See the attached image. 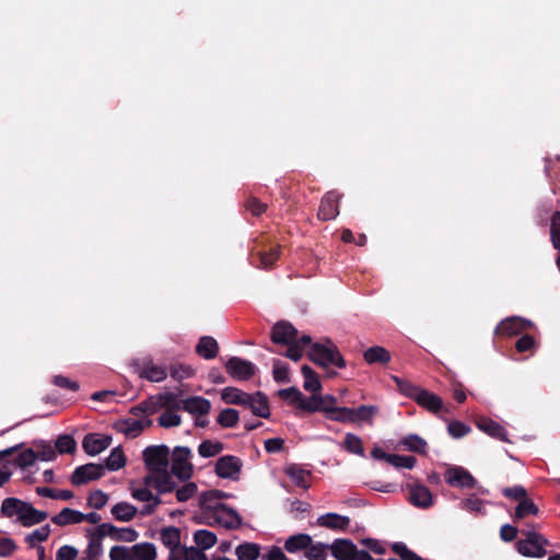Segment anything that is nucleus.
Wrapping results in <instances>:
<instances>
[{
	"label": "nucleus",
	"instance_id": "obj_23",
	"mask_svg": "<svg viewBox=\"0 0 560 560\" xmlns=\"http://www.w3.org/2000/svg\"><path fill=\"white\" fill-rule=\"evenodd\" d=\"M139 375L150 382L159 383L166 378L167 371L164 366L154 364L152 360H145L139 370Z\"/></svg>",
	"mask_w": 560,
	"mask_h": 560
},
{
	"label": "nucleus",
	"instance_id": "obj_40",
	"mask_svg": "<svg viewBox=\"0 0 560 560\" xmlns=\"http://www.w3.org/2000/svg\"><path fill=\"white\" fill-rule=\"evenodd\" d=\"M238 560H256L260 555V547L255 542H244L235 548Z\"/></svg>",
	"mask_w": 560,
	"mask_h": 560
},
{
	"label": "nucleus",
	"instance_id": "obj_36",
	"mask_svg": "<svg viewBox=\"0 0 560 560\" xmlns=\"http://www.w3.org/2000/svg\"><path fill=\"white\" fill-rule=\"evenodd\" d=\"M151 424V420H137V419H126L120 423V430L129 438L138 436L145 427Z\"/></svg>",
	"mask_w": 560,
	"mask_h": 560
},
{
	"label": "nucleus",
	"instance_id": "obj_11",
	"mask_svg": "<svg viewBox=\"0 0 560 560\" xmlns=\"http://www.w3.org/2000/svg\"><path fill=\"white\" fill-rule=\"evenodd\" d=\"M242 468V460L232 455L220 457L214 467L215 474L223 479L237 480Z\"/></svg>",
	"mask_w": 560,
	"mask_h": 560
},
{
	"label": "nucleus",
	"instance_id": "obj_45",
	"mask_svg": "<svg viewBox=\"0 0 560 560\" xmlns=\"http://www.w3.org/2000/svg\"><path fill=\"white\" fill-rule=\"evenodd\" d=\"M126 465V457L120 447H115L110 451L109 456L106 458L105 467L110 471H116Z\"/></svg>",
	"mask_w": 560,
	"mask_h": 560
},
{
	"label": "nucleus",
	"instance_id": "obj_30",
	"mask_svg": "<svg viewBox=\"0 0 560 560\" xmlns=\"http://www.w3.org/2000/svg\"><path fill=\"white\" fill-rule=\"evenodd\" d=\"M363 359L368 364H387L392 355L384 347L373 346L363 352Z\"/></svg>",
	"mask_w": 560,
	"mask_h": 560
},
{
	"label": "nucleus",
	"instance_id": "obj_5",
	"mask_svg": "<svg viewBox=\"0 0 560 560\" xmlns=\"http://www.w3.org/2000/svg\"><path fill=\"white\" fill-rule=\"evenodd\" d=\"M310 359L324 368L329 365H334L339 369L346 368V361L343 360L341 353L335 343L330 340L327 341V345L323 343H313L308 353Z\"/></svg>",
	"mask_w": 560,
	"mask_h": 560
},
{
	"label": "nucleus",
	"instance_id": "obj_32",
	"mask_svg": "<svg viewBox=\"0 0 560 560\" xmlns=\"http://www.w3.org/2000/svg\"><path fill=\"white\" fill-rule=\"evenodd\" d=\"M138 510L128 502H118L112 506L110 513L115 520L120 522H130L136 516Z\"/></svg>",
	"mask_w": 560,
	"mask_h": 560
},
{
	"label": "nucleus",
	"instance_id": "obj_58",
	"mask_svg": "<svg viewBox=\"0 0 560 560\" xmlns=\"http://www.w3.org/2000/svg\"><path fill=\"white\" fill-rule=\"evenodd\" d=\"M273 380L277 383H289L290 382V372L288 364L281 362L280 360H276L273 362L272 370Z\"/></svg>",
	"mask_w": 560,
	"mask_h": 560
},
{
	"label": "nucleus",
	"instance_id": "obj_63",
	"mask_svg": "<svg viewBox=\"0 0 560 560\" xmlns=\"http://www.w3.org/2000/svg\"><path fill=\"white\" fill-rule=\"evenodd\" d=\"M447 431L454 439H460L470 432V428L458 420H453L448 423Z\"/></svg>",
	"mask_w": 560,
	"mask_h": 560
},
{
	"label": "nucleus",
	"instance_id": "obj_18",
	"mask_svg": "<svg viewBox=\"0 0 560 560\" xmlns=\"http://www.w3.org/2000/svg\"><path fill=\"white\" fill-rule=\"evenodd\" d=\"M244 407L249 408L253 415L257 417L266 419L270 417L268 398L261 392L249 394V399L246 401Z\"/></svg>",
	"mask_w": 560,
	"mask_h": 560
},
{
	"label": "nucleus",
	"instance_id": "obj_34",
	"mask_svg": "<svg viewBox=\"0 0 560 560\" xmlns=\"http://www.w3.org/2000/svg\"><path fill=\"white\" fill-rule=\"evenodd\" d=\"M24 503L25 501L16 498H7L2 501L0 514L5 517L16 516V521L19 522L20 515L23 513Z\"/></svg>",
	"mask_w": 560,
	"mask_h": 560
},
{
	"label": "nucleus",
	"instance_id": "obj_21",
	"mask_svg": "<svg viewBox=\"0 0 560 560\" xmlns=\"http://www.w3.org/2000/svg\"><path fill=\"white\" fill-rule=\"evenodd\" d=\"M317 525L332 530L346 532L350 525V518L337 513H326L317 518Z\"/></svg>",
	"mask_w": 560,
	"mask_h": 560
},
{
	"label": "nucleus",
	"instance_id": "obj_46",
	"mask_svg": "<svg viewBox=\"0 0 560 560\" xmlns=\"http://www.w3.org/2000/svg\"><path fill=\"white\" fill-rule=\"evenodd\" d=\"M223 450V444L218 441L206 440L198 446V453L201 457L209 458L217 456Z\"/></svg>",
	"mask_w": 560,
	"mask_h": 560
},
{
	"label": "nucleus",
	"instance_id": "obj_64",
	"mask_svg": "<svg viewBox=\"0 0 560 560\" xmlns=\"http://www.w3.org/2000/svg\"><path fill=\"white\" fill-rule=\"evenodd\" d=\"M392 549L400 557L401 560H421V558L410 550L404 542L393 544Z\"/></svg>",
	"mask_w": 560,
	"mask_h": 560
},
{
	"label": "nucleus",
	"instance_id": "obj_6",
	"mask_svg": "<svg viewBox=\"0 0 560 560\" xmlns=\"http://www.w3.org/2000/svg\"><path fill=\"white\" fill-rule=\"evenodd\" d=\"M549 541L537 532H527L526 538L517 542V551L525 557L541 558L547 553Z\"/></svg>",
	"mask_w": 560,
	"mask_h": 560
},
{
	"label": "nucleus",
	"instance_id": "obj_51",
	"mask_svg": "<svg viewBox=\"0 0 560 560\" xmlns=\"http://www.w3.org/2000/svg\"><path fill=\"white\" fill-rule=\"evenodd\" d=\"M238 419V411L236 409L226 408L219 413L217 421L223 428H233L237 424Z\"/></svg>",
	"mask_w": 560,
	"mask_h": 560
},
{
	"label": "nucleus",
	"instance_id": "obj_41",
	"mask_svg": "<svg viewBox=\"0 0 560 560\" xmlns=\"http://www.w3.org/2000/svg\"><path fill=\"white\" fill-rule=\"evenodd\" d=\"M194 540L198 548L207 550L217 544V536L208 529H199L195 532Z\"/></svg>",
	"mask_w": 560,
	"mask_h": 560
},
{
	"label": "nucleus",
	"instance_id": "obj_20",
	"mask_svg": "<svg viewBox=\"0 0 560 560\" xmlns=\"http://www.w3.org/2000/svg\"><path fill=\"white\" fill-rule=\"evenodd\" d=\"M529 326V322L525 320L521 317H510L503 319L495 328V334L505 335V336H514L518 335L522 331L526 330Z\"/></svg>",
	"mask_w": 560,
	"mask_h": 560
},
{
	"label": "nucleus",
	"instance_id": "obj_22",
	"mask_svg": "<svg viewBox=\"0 0 560 560\" xmlns=\"http://www.w3.org/2000/svg\"><path fill=\"white\" fill-rule=\"evenodd\" d=\"M416 402L434 415L439 413L444 409L443 400L434 393L422 388L420 394L417 396Z\"/></svg>",
	"mask_w": 560,
	"mask_h": 560
},
{
	"label": "nucleus",
	"instance_id": "obj_12",
	"mask_svg": "<svg viewBox=\"0 0 560 560\" xmlns=\"http://www.w3.org/2000/svg\"><path fill=\"white\" fill-rule=\"evenodd\" d=\"M208 525H221L225 528H236L241 524L238 514L231 508L223 504L203 522Z\"/></svg>",
	"mask_w": 560,
	"mask_h": 560
},
{
	"label": "nucleus",
	"instance_id": "obj_10",
	"mask_svg": "<svg viewBox=\"0 0 560 560\" xmlns=\"http://www.w3.org/2000/svg\"><path fill=\"white\" fill-rule=\"evenodd\" d=\"M105 467L101 464L89 463L74 469L71 476V482L74 486L85 485L89 481L97 480L103 477Z\"/></svg>",
	"mask_w": 560,
	"mask_h": 560
},
{
	"label": "nucleus",
	"instance_id": "obj_19",
	"mask_svg": "<svg viewBox=\"0 0 560 560\" xmlns=\"http://www.w3.org/2000/svg\"><path fill=\"white\" fill-rule=\"evenodd\" d=\"M409 501L420 509H428L433 504V495L430 489L423 485L410 487Z\"/></svg>",
	"mask_w": 560,
	"mask_h": 560
},
{
	"label": "nucleus",
	"instance_id": "obj_13",
	"mask_svg": "<svg viewBox=\"0 0 560 560\" xmlns=\"http://www.w3.org/2000/svg\"><path fill=\"white\" fill-rule=\"evenodd\" d=\"M445 481L456 488H466V489H472L476 485V479L474 476L464 467L462 466H453L450 467L445 471Z\"/></svg>",
	"mask_w": 560,
	"mask_h": 560
},
{
	"label": "nucleus",
	"instance_id": "obj_2",
	"mask_svg": "<svg viewBox=\"0 0 560 560\" xmlns=\"http://www.w3.org/2000/svg\"><path fill=\"white\" fill-rule=\"evenodd\" d=\"M131 497L140 502L147 504L140 510V514L143 516L151 515L155 509L162 503L160 498L161 494L171 493L172 491H162L158 487L156 481H147V475L141 481L132 480L130 482Z\"/></svg>",
	"mask_w": 560,
	"mask_h": 560
},
{
	"label": "nucleus",
	"instance_id": "obj_38",
	"mask_svg": "<svg viewBox=\"0 0 560 560\" xmlns=\"http://www.w3.org/2000/svg\"><path fill=\"white\" fill-rule=\"evenodd\" d=\"M329 544L322 541H314L311 539V545L307 547L304 557L307 560H326L328 557Z\"/></svg>",
	"mask_w": 560,
	"mask_h": 560
},
{
	"label": "nucleus",
	"instance_id": "obj_49",
	"mask_svg": "<svg viewBox=\"0 0 560 560\" xmlns=\"http://www.w3.org/2000/svg\"><path fill=\"white\" fill-rule=\"evenodd\" d=\"M89 538L88 548L85 550L86 560H100L103 555L102 540L95 537L93 534H88Z\"/></svg>",
	"mask_w": 560,
	"mask_h": 560
},
{
	"label": "nucleus",
	"instance_id": "obj_7",
	"mask_svg": "<svg viewBox=\"0 0 560 560\" xmlns=\"http://www.w3.org/2000/svg\"><path fill=\"white\" fill-rule=\"evenodd\" d=\"M329 551L336 560H359L361 553L365 550H359L355 544L346 538H337L329 544Z\"/></svg>",
	"mask_w": 560,
	"mask_h": 560
},
{
	"label": "nucleus",
	"instance_id": "obj_8",
	"mask_svg": "<svg viewBox=\"0 0 560 560\" xmlns=\"http://www.w3.org/2000/svg\"><path fill=\"white\" fill-rule=\"evenodd\" d=\"M226 497V493L220 490H209L201 493L199 497V506L201 512L198 516L200 522L203 523L210 514L219 510L223 505L221 500Z\"/></svg>",
	"mask_w": 560,
	"mask_h": 560
},
{
	"label": "nucleus",
	"instance_id": "obj_33",
	"mask_svg": "<svg viewBox=\"0 0 560 560\" xmlns=\"http://www.w3.org/2000/svg\"><path fill=\"white\" fill-rule=\"evenodd\" d=\"M285 474L291 478L295 486L303 489L310 488V483L307 481L310 472L302 466L298 464H291L285 468Z\"/></svg>",
	"mask_w": 560,
	"mask_h": 560
},
{
	"label": "nucleus",
	"instance_id": "obj_59",
	"mask_svg": "<svg viewBox=\"0 0 560 560\" xmlns=\"http://www.w3.org/2000/svg\"><path fill=\"white\" fill-rule=\"evenodd\" d=\"M417 459L415 456L397 455L392 454L389 457V465L395 468H407L411 469L415 467Z\"/></svg>",
	"mask_w": 560,
	"mask_h": 560
},
{
	"label": "nucleus",
	"instance_id": "obj_29",
	"mask_svg": "<svg viewBox=\"0 0 560 560\" xmlns=\"http://www.w3.org/2000/svg\"><path fill=\"white\" fill-rule=\"evenodd\" d=\"M219 346L214 338L203 336L196 346V352L206 360L214 359L218 354Z\"/></svg>",
	"mask_w": 560,
	"mask_h": 560
},
{
	"label": "nucleus",
	"instance_id": "obj_60",
	"mask_svg": "<svg viewBox=\"0 0 560 560\" xmlns=\"http://www.w3.org/2000/svg\"><path fill=\"white\" fill-rule=\"evenodd\" d=\"M180 416L173 410H166L159 417V425L163 428H174L180 424Z\"/></svg>",
	"mask_w": 560,
	"mask_h": 560
},
{
	"label": "nucleus",
	"instance_id": "obj_31",
	"mask_svg": "<svg viewBox=\"0 0 560 560\" xmlns=\"http://www.w3.org/2000/svg\"><path fill=\"white\" fill-rule=\"evenodd\" d=\"M51 522L58 526L82 523V512L65 508L58 514L51 517Z\"/></svg>",
	"mask_w": 560,
	"mask_h": 560
},
{
	"label": "nucleus",
	"instance_id": "obj_55",
	"mask_svg": "<svg viewBox=\"0 0 560 560\" xmlns=\"http://www.w3.org/2000/svg\"><path fill=\"white\" fill-rule=\"evenodd\" d=\"M77 443L71 435H61L57 439L55 450L60 454H71L75 451Z\"/></svg>",
	"mask_w": 560,
	"mask_h": 560
},
{
	"label": "nucleus",
	"instance_id": "obj_4",
	"mask_svg": "<svg viewBox=\"0 0 560 560\" xmlns=\"http://www.w3.org/2000/svg\"><path fill=\"white\" fill-rule=\"evenodd\" d=\"M191 450L187 446H176L170 455V472L178 481H187L194 474Z\"/></svg>",
	"mask_w": 560,
	"mask_h": 560
},
{
	"label": "nucleus",
	"instance_id": "obj_37",
	"mask_svg": "<svg viewBox=\"0 0 560 560\" xmlns=\"http://www.w3.org/2000/svg\"><path fill=\"white\" fill-rule=\"evenodd\" d=\"M221 398L226 404L245 406L246 401L249 399V394L230 386L222 389Z\"/></svg>",
	"mask_w": 560,
	"mask_h": 560
},
{
	"label": "nucleus",
	"instance_id": "obj_25",
	"mask_svg": "<svg viewBox=\"0 0 560 560\" xmlns=\"http://www.w3.org/2000/svg\"><path fill=\"white\" fill-rule=\"evenodd\" d=\"M48 517V513L35 509L31 503L25 502L23 506V513L20 515L19 523L25 527H30L36 524H40Z\"/></svg>",
	"mask_w": 560,
	"mask_h": 560
},
{
	"label": "nucleus",
	"instance_id": "obj_1",
	"mask_svg": "<svg viewBox=\"0 0 560 560\" xmlns=\"http://www.w3.org/2000/svg\"><path fill=\"white\" fill-rule=\"evenodd\" d=\"M170 448L164 445H152L142 452L143 462L148 469L147 481H156L162 491H173L176 480L170 472Z\"/></svg>",
	"mask_w": 560,
	"mask_h": 560
},
{
	"label": "nucleus",
	"instance_id": "obj_42",
	"mask_svg": "<svg viewBox=\"0 0 560 560\" xmlns=\"http://www.w3.org/2000/svg\"><path fill=\"white\" fill-rule=\"evenodd\" d=\"M400 444L404 445L408 451L415 452L418 454H424L427 452V442L421 436L417 434H409L405 436Z\"/></svg>",
	"mask_w": 560,
	"mask_h": 560
},
{
	"label": "nucleus",
	"instance_id": "obj_27",
	"mask_svg": "<svg viewBox=\"0 0 560 560\" xmlns=\"http://www.w3.org/2000/svg\"><path fill=\"white\" fill-rule=\"evenodd\" d=\"M328 398H318L315 394L311 398H305L302 394V399L298 401V407L302 410L315 412L323 411L328 417L329 407L327 405Z\"/></svg>",
	"mask_w": 560,
	"mask_h": 560
},
{
	"label": "nucleus",
	"instance_id": "obj_61",
	"mask_svg": "<svg viewBox=\"0 0 560 560\" xmlns=\"http://www.w3.org/2000/svg\"><path fill=\"white\" fill-rule=\"evenodd\" d=\"M50 534V527L48 524L33 530L31 534L27 535L26 541L34 546L36 542H42L48 539Z\"/></svg>",
	"mask_w": 560,
	"mask_h": 560
},
{
	"label": "nucleus",
	"instance_id": "obj_39",
	"mask_svg": "<svg viewBox=\"0 0 560 560\" xmlns=\"http://www.w3.org/2000/svg\"><path fill=\"white\" fill-rule=\"evenodd\" d=\"M301 372L304 377L303 387L307 392H311L313 394L318 393L322 388V384L319 382V378H318L316 372L308 365H303Z\"/></svg>",
	"mask_w": 560,
	"mask_h": 560
},
{
	"label": "nucleus",
	"instance_id": "obj_50",
	"mask_svg": "<svg viewBox=\"0 0 560 560\" xmlns=\"http://www.w3.org/2000/svg\"><path fill=\"white\" fill-rule=\"evenodd\" d=\"M197 485L192 481H188L185 482L182 487H178V483L176 482V488L173 491H175L178 502H187L197 493Z\"/></svg>",
	"mask_w": 560,
	"mask_h": 560
},
{
	"label": "nucleus",
	"instance_id": "obj_56",
	"mask_svg": "<svg viewBox=\"0 0 560 560\" xmlns=\"http://www.w3.org/2000/svg\"><path fill=\"white\" fill-rule=\"evenodd\" d=\"M37 447V459L43 462H50L56 458V450L50 443H46L44 441L36 442Z\"/></svg>",
	"mask_w": 560,
	"mask_h": 560
},
{
	"label": "nucleus",
	"instance_id": "obj_44",
	"mask_svg": "<svg viewBox=\"0 0 560 560\" xmlns=\"http://www.w3.org/2000/svg\"><path fill=\"white\" fill-rule=\"evenodd\" d=\"M392 378L395 382V384L397 385L398 390L402 395H405L406 397L411 398L416 401L417 396L420 394V392L422 389L421 387L410 383L409 381L402 380L398 376H393Z\"/></svg>",
	"mask_w": 560,
	"mask_h": 560
},
{
	"label": "nucleus",
	"instance_id": "obj_57",
	"mask_svg": "<svg viewBox=\"0 0 560 560\" xmlns=\"http://www.w3.org/2000/svg\"><path fill=\"white\" fill-rule=\"evenodd\" d=\"M37 459V454L33 448H27L23 452H21L14 459V464L25 469L30 466H32Z\"/></svg>",
	"mask_w": 560,
	"mask_h": 560
},
{
	"label": "nucleus",
	"instance_id": "obj_16",
	"mask_svg": "<svg viewBox=\"0 0 560 560\" xmlns=\"http://www.w3.org/2000/svg\"><path fill=\"white\" fill-rule=\"evenodd\" d=\"M298 338L296 328L289 322L277 323L271 330V340L275 343L289 345Z\"/></svg>",
	"mask_w": 560,
	"mask_h": 560
},
{
	"label": "nucleus",
	"instance_id": "obj_35",
	"mask_svg": "<svg viewBox=\"0 0 560 560\" xmlns=\"http://www.w3.org/2000/svg\"><path fill=\"white\" fill-rule=\"evenodd\" d=\"M155 557V547L150 542L137 544L130 549V560H154Z\"/></svg>",
	"mask_w": 560,
	"mask_h": 560
},
{
	"label": "nucleus",
	"instance_id": "obj_26",
	"mask_svg": "<svg viewBox=\"0 0 560 560\" xmlns=\"http://www.w3.org/2000/svg\"><path fill=\"white\" fill-rule=\"evenodd\" d=\"M312 536L305 533H299L289 536L284 541V550L289 553H298L300 551L306 552L307 547L311 545Z\"/></svg>",
	"mask_w": 560,
	"mask_h": 560
},
{
	"label": "nucleus",
	"instance_id": "obj_43",
	"mask_svg": "<svg viewBox=\"0 0 560 560\" xmlns=\"http://www.w3.org/2000/svg\"><path fill=\"white\" fill-rule=\"evenodd\" d=\"M342 447L351 453L359 456H364V447L360 436L353 433H347L342 442Z\"/></svg>",
	"mask_w": 560,
	"mask_h": 560
},
{
	"label": "nucleus",
	"instance_id": "obj_14",
	"mask_svg": "<svg viewBox=\"0 0 560 560\" xmlns=\"http://www.w3.org/2000/svg\"><path fill=\"white\" fill-rule=\"evenodd\" d=\"M340 196L336 191H328L322 199L318 209V219L329 221L335 219L339 213Z\"/></svg>",
	"mask_w": 560,
	"mask_h": 560
},
{
	"label": "nucleus",
	"instance_id": "obj_48",
	"mask_svg": "<svg viewBox=\"0 0 560 560\" xmlns=\"http://www.w3.org/2000/svg\"><path fill=\"white\" fill-rule=\"evenodd\" d=\"M36 493L44 498H50L62 501H68L73 498V492L71 490H55L47 487H37Z\"/></svg>",
	"mask_w": 560,
	"mask_h": 560
},
{
	"label": "nucleus",
	"instance_id": "obj_15",
	"mask_svg": "<svg viewBox=\"0 0 560 560\" xmlns=\"http://www.w3.org/2000/svg\"><path fill=\"white\" fill-rule=\"evenodd\" d=\"M110 443L109 435L90 433L83 439L82 447L88 455L95 456L106 450Z\"/></svg>",
	"mask_w": 560,
	"mask_h": 560
},
{
	"label": "nucleus",
	"instance_id": "obj_47",
	"mask_svg": "<svg viewBox=\"0 0 560 560\" xmlns=\"http://www.w3.org/2000/svg\"><path fill=\"white\" fill-rule=\"evenodd\" d=\"M538 512V506L533 502V500L527 499L526 497L517 504L515 509L514 520H521L526 517L527 515H537Z\"/></svg>",
	"mask_w": 560,
	"mask_h": 560
},
{
	"label": "nucleus",
	"instance_id": "obj_54",
	"mask_svg": "<svg viewBox=\"0 0 560 560\" xmlns=\"http://www.w3.org/2000/svg\"><path fill=\"white\" fill-rule=\"evenodd\" d=\"M279 247L270 248L268 252H259V265L257 267L268 269L275 265L279 258Z\"/></svg>",
	"mask_w": 560,
	"mask_h": 560
},
{
	"label": "nucleus",
	"instance_id": "obj_9",
	"mask_svg": "<svg viewBox=\"0 0 560 560\" xmlns=\"http://www.w3.org/2000/svg\"><path fill=\"white\" fill-rule=\"evenodd\" d=\"M229 375L236 381H248L256 372V366L245 359L232 357L225 363Z\"/></svg>",
	"mask_w": 560,
	"mask_h": 560
},
{
	"label": "nucleus",
	"instance_id": "obj_28",
	"mask_svg": "<svg viewBox=\"0 0 560 560\" xmlns=\"http://www.w3.org/2000/svg\"><path fill=\"white\" fill-rule=\"evenodd\" d=\"M160 538L162 544L170 549V552L180 550V530L177 527L168 526L161 530Z\"/></svg>",
	"mask_w": 560,
	"mask_h": 560
},
{
	"label": "nucleus",
	"instance_id": "obj_3",
	"mask_svg": "<svg viewBox=\"0 0 560 560\" xmlns=\"http://www.w3.org/2000/svg\"><path fill=\"white\" fill-rule=\"evenodd\" d=\"M378 408L373 405H361L357 408L330 406L327 419L341 423L373 424Z\"/></svg>",
	"mask_w": 560,
	"mask_h": 560
},
{
	"label": "nucleus",
	"instance_id": "obj_52",
	"mask_svg": "<svg viewBox=\"0 0 560 560\" xmlns=\"http://www.w3.org/2000/svg\"><path fill=\"white\" fill-rule=\"evenodd\" d=\"M88 534H93L98 539L103 540L104 537H112L116 539L117 527L110 523H102L95 529L89 528Z\"/></svg>",
	"mask_w": 560,
	"mask_h": 560
},
{
	"label": "nucleus",
	"instance_id": "obj_53",
	"mask_svg": "<svg viewBox=\"0 0 560 560\" xmlns=\"http://www.w3.org/2000/svg\"><path fill=\"white\" fill-rule=\"evenodd\" d=\"M550 240L553 248L560 250V211H556L551 217Z\"/></svg>",
	"mask_w": 560,
	"mask_h": 560
},
{
	"label": "nucleus",
	"instance_id": "obj_24",
	"mask_svg": "<svg viewBox=\"0 0 560 560\" xmlns=\"http://www.w3.org/2000/svg\"><path fill=\"white\" fill-rule=\"evenodd\" d=\"M180 408L191 415L205 416L209 413L211 404L206 398L195 396L182 400Z\"/></svg>",
	"mask_w": 560,
	"mask_h": 560
},
{
	"label": "nucleus",
	"instance_id": "obj_62",
	"mask_svg": "<svg viewBox=\"0 0 560 560\" xmlns=\"http://www.w3.org/2000/svg\"><path fill=\"white\" fill-rule=\"evenodd\" d=\"M108 497L105 492L102 490H95L90 493L88 498V505L95 510H100L106 505Z\"/></svg>",
	"mask_w": 560,
	"mask_h": 560
},
{
	"label": "nucleus",
	"instance_id": "obj_17",
	"mask_svg": "<svg viewBox=\"0 0 560 560\" xmlns=\"http://www.w3.org/2000/svg\"><path fill=\"white\" fill-rule=\"evenodd\" d=\"M476 425L480 431L485 432L493 439L500 440L502 442H510L505 428L490 418H480L476 422Z\"/></svg>",
	"mask_w": 560,
	"mask_h": 560
}]
</instances>
